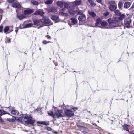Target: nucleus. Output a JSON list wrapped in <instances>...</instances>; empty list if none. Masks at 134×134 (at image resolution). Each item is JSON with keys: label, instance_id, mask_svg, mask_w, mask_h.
<instances>
[{"label": "nucleus", "instance_id": "nucleus-1", "mask_svg": "<svg viewBox=\"0 0 134 134\" xmlns=\"http://www.w3.org/2000/svg\"><path fill=\"white\" fill-rule=\"evenodd\" d=\"M108 21L109 23L110 26L111 28L118 26L120 22L117 17H114L112 19H109Z\"/></svg>", "mask_w": 134, "mask_h": 134}, {"label": "nucleus", "instance_id": "nucleus-2", "mask_svg": "<svg viewBox=\"0 0 134 134\" xmlns=\"http://www.w3.org/2000/svg\"><path fill=\"white\" fill-rule=\"evenodd\" d=\"M20 116L24 118L23 121L26 123L28 124H33L34 122V120H33L32 116L30 115L22 114Z\"/></svg>", "mask_w": 134, "mask_h": 134}, {"label": "nucleus", "instance_id": "nucleus-3", "mask_svg": "<svg viewBox=\"0 0 134 134\" xmlns=\"http://www.w3.org/2000/svg\"><path fill=\"white\" fill-rule=\"evenodd\" d=\"M64 113L65 115L67 117H71L74 115V113L72 111L67 109L65 110Z\"/></svg>", "mask_w": 134, "mask_h": 134}, {"label": "nucleus", "instance_id": "nucleus-4", "mask_svg": "<svg viewBox=\"0 0 134 134\" xmlns=\"http://www.w3.org/2000/svg\"><path fill=\"white\" fill-rule=\"evenodd\" d=\"M55 116L56 115L57 117H62L64 116V114L61 110H55Z\"/></svg>", "mask_w": 134, "mask_h": 134}, {"label": "nucleus", "instance_id": "nucleus-5", "mask_svg": "<svg viewBox=\"0 0 134 134\" xmlns=\"http://www.w3.org/2000/svg\"><path fill=\"white\" fill-rule=\"evenodd\" d=\"M131 22V20L130 19H128L124 20V26L126 27H131L130 23Z\"/></svg>", "mask_w": 134, "mask_h": 134}, {"label": "nucleus", "instance_id": "nucleus-6", "mask_svg": "<svg viewBox=\"0 0 134 134\" xmlns=\"http://www.w3.org/2000/svg\"><path fill=\"white\" fill-rule=\"evenodd\" d=\"M69 12L71 15L75 14V13L77 14V15H81L82 14H83L82 11L81 10H80L78 11H76V12H75L74 11L72 10H69Z\"/></svg>", "mask_w": 134, "mask_h": 134}, {"label": "nucleus", "instance_id": "nucleus-7", "mask_svg": "<svg viewBox=\"0 0 134 134\" xmlns=\"http://www.w3.org/2000/svg\"><path fill=\"white\" fill-rule=\"evenodd\" d=\"M102 22V21L100 19H97L95 24L96 27H98L100 28Z\"/></svg>", "mask_w": 134, "mask_h": 134}, {"label": "nucleus", "instance_id": "nucleus-8", "mask_svg": "<svg viewBox=\"0 0 134 134\" xmlns=\"http://www.w3.org/2000/svg\"><path fill=\"white\" fill-rule=\"evenodd\" d=\"M86 17L84 14H82L79 16L78 18V20L80 21H84L86 20Z\"/></svg>", "mask_w": 134, "mask_h": 134}, {"label": "nucleus", "instance_id": "nucleus-9", "mask_svg": "<svg viewBox=\"0 0 134 134\" xmlns=\"http://www.w3.org/2000/svg\"><path fill=\"white\" fill-rule=\"evenodd\" d=\"M108 25V24L107 22L105 21H102L100 28L103 29H107L108 28V27H107Z\"/></svg>", "mask_w": 134, "mask_h": 134}, {"label": "nucleus", "instance_id": "nucleus-10", "mask_svg": "<svg viewBox=\"0 0 134 134\" xmlns=\"http://www.w3.org/2000/svg\"><path fill=\"white\" fill-rule=\"evenodd\" d=\"M44 13L42 10H38L36 11L34 13L35 15H40L41 16H43Z\"/></svg>", "mask_w": 134, "mask_h": 134}, {"label": "nucleus", "instance_id": "nucleus-11", "mask_svg": "<svg viewBox=\"0 0 134 134\" xmlns=\"http://www.w3.org/2000/svg\"><path fill=\"white\" fill-rule=\"evenodd\" d=\"M12 6L13 7L17 9H20L21 6L19 3H13L12 4Z\"/></svg>", "mask_w": 134, "mask_h": 134}, {"label": "nucleus", "instance_id": "nucleus-12", "mask_svg": "<svg viewBox=\"0 0 134 134\" xmlns=\"http://www.w3.org/2000/svg\"><path fill=\"white\" fill-rule=\"evenodd\" d=\"M33 12L32 9H28L24 10V13L25 15H29L32 13Z\"/></svg>", "mask_w": 134, "mask_h": 134}, {"label": "nucleus", "instance_id": "nucleus-13", "mask_svg": "<svg viewBox=\"0 0 134 134\" xmlns=\"http://www.w3.org/2000/svg\"><path fill=\"white\" fill-rule=\"evenodd\" d=\"M7 121L11 122H14L16 120V117L15 116H12V118H8L6 119Z\"/></svg>", "mask_w": 134, "mask_h": 134}, {"label": "nucleus", "instance_id": "nucleus-14", "mask_svg": "<svg viewBox=\"0 0 134 134\" xmlns=\"http://www.w3.org/2000/svg\"><path fill=\"white\" fill-rule=\"evenodd\" d=\"M41 22L43 23L48 24L51 22V20L48 19H43L41 20Z\"/></svg>", "mask_w": 134, "mask_h": 134}, {"label": "nucleus", "instance_id": "nucleus-15", "mask_svg": "<svg viewBox=\"0 0 134 134\" xmlns=\"http://www.w3.org/2000/svg\"><path fill=\"white\" fill-rule=\"evenodd\" d=\"M117 8V5H110L109 8L110 10L112 11L115 10Z\"/></svg>", "mask_w": 134, "mask_h": 134}, {"label": "nucleus", "instance_id": "nucleus-16", "mask_svg": "<svg viewBox=\"0 0 134 134\" xmlns=\"http://www.w3.org/2000/svg\"><path fill=\"white\" fill-rule=\"evenodd\" d=\"M119 16H120L118 18L120 21L123 20L126 17L125 15L124 14H121Z\"/></svg>", "mask_w": 134, "mask_h": 134}, {"label": "nucleus", "instance_id": "nucleus-17", "mask_svg": "<svg viewBox=\"0 0 134 134\" xmlns=\"http://www.w3.org/2000/svg\"><path fill=\"white\" fill-rule=\"evenodd\" d=\"M11 113L13 115H17L19 114V112L17 110H12L11 111Z\"/></svg>", "mask_w": 134, "mask_h": 134}, {"label": "nucleus", "instance_id": "nucleus-18", "mask_svg": "<svg viewBox=\"0 0 134 134\" xmlns=\"http://www.w3.org/2000/svg\"><path fill=\"white\" fill-rule=\"evenodd\" d=\"M131 5L130 3L129 2H125L124 4V7L125 8H128Z\"/></svg>", "mask_w": 134, "mask_h": 134}, {"label": "nucleus", "instance_id": "nucleus-19", "mask_svg": "<svg viewBox=\"0 0 134 134\" xmlns=\"http://www.w3.org/2000/svg\"><path fill=\"white\" fill-rule=\"evenodd\" d=\"M81 0H76L74 3V4L76 5H77L81 4Z\"/></svg>", "mask_w": 134, "mask_h": 134}, {"label": "nucleus", "instance_id": "nucleus-20", "mask_svg": "<svg viewBox=\"0 0 134 134\" xmlns=\"http://www.w3.org/2000/svg\"><path fill=\"white\" fill-rule=\"evenodd\" d=\"M40 21L39 20H36L34 21V24L35 25H38L40 24Z\"/></svg>", "mask_w": 134, "mask_h": 134}, {"label": "nucleus", "instance_id": "nucleus-21", "mask_svg": "<svg viewBox=\"0 0 134 134\" xmlns=\"http://www.w3.org/2000/svg\"><path fill=\"white\" fill-rule=\"evenodd\" d=\"M57 4L58 6L61 7L64 5V3L62 1H58L57 2Z\"/></svg>", "mask_w": 134, "mask_h": 134}, {"label": "nucleus", "instance_id": "nucleus-22", "mask_svg": "<svg viewBox=\"0 0 134 134\" xmlns=\"http://www.w3.org/2000/svg\"><path fill=\"white\" fill-rule=\"evenodd\" d=\"M8 114L9 115H10L9 113H7L6 111L1 110H0V116H2L3 114Z\"/></svg>", "mask_w": 134, "mask_h": 134}, {"label": "nucleus", "instance_id": "nucleus-23", "mask_svg": "<svg viewBox=\"0 0 134 134\" xmlns=\"http://www.w3.org/2000/svg\"><path fill=\"white\" fill-rule=\"evenodd\" d=\"M71 20L72 22L74 24H76L77 23V20L75 18H71Z\"/></svg>", "mask_w": 134, "mask_h": 134}, {"label": "nucleus", "instance_id": "nucleus-24", "mask_svg": "<svg viewBox=\"0 0 134 134\" xmlns=\"http://www.w3.org/2000/svg\"><path fill=\"white\" fill-rule=\"evenodd\" d=\"M33 24L32 23H29L24 25V27L25 28H28L31 27Z\"/></svg>", "mask_w": 134, "mask_h": 134}, {"label": "nucleus", "instance_id": "nucleus-25", "mask_svg": "<svg viewBox=\"0 0 134 134\" xmlns=\"http://www.w3.org/2000/svg\"><path fill=\"white\" fill-rule=\"evenodd\" d=\"M123 2L121 1H119V4H118V7L119 8H122L123 6Z\"/></svg>", "mask_w": 134, "mask_h": 134}, {"label": "nucleus", "instance_id": "nucleus-26", "mask_svg": "<svg viewBox=\"0 0 134 134\" xmlns=\"http://www.w3.org/2000/svg\"><path fill=\"white\" fill-rule=\"evenodd\" d=\"M88 1L91 5L94 6L95 5V4L93 0H88Z\"/></svg>", "mask_w": 134, "mask_h": 134}, {"label": "nucleus", "instance_id": "nucleus-27", "mask_svg": "<svg viewBox=\"0 0 134 134\" xmlns=\"http://www.w3.org/2000/svg\"><path fill=\"white\" fill-rule=\"evenodd\" d=\"M109 3L110 5H116V2L114 1H112L109 2Z\"/></svg>", "mask_w": 134, "mask_h": 134}, {"label": "nucleus", "instance_id": "nucleus-28", "mask_svg": "<svg viewBox=\"0 0 134 134\" xmlns=\"http://www.w3.org/2000/svg\"><path fill=\"white\" fill-rule=\"evenodd\" d=\"M89 14L92 17H95L96 16V15L95 13L92 12H88Z\"/></svg>", "mask_w": 134, "mask_h": 134}, {"label": "nucleus", "instance_id": "nucleus-29", "mask_svg": "<svg viewBox=\"0 0 134 134\" xmlns=\"http://www.w3.org/2000/svg\"><path fill=\"white\" fill-rule=\"evenodd\" d=\"M124 129L126 131H129L128 126L127 124H125L123 126Z\"/></svg>", "mask_w": 134, "mask_h": 134}, {"label": "nucleus", "instance_id": "nucleus-30", "mask_svg": "<svg viewBox=\"0 0 134 134\" xmlns=\"http://www.w3.org/2000/svg\"><path fill=\"white\" fill-rule=\"evenodd\" d=\"M115 15L119 16L121 14V13L118 10H116L114 11Z\"/></svg>", "mask_w": 134, "mask_h": 134}, {"label": "nucleus", "instance_id": "nucleus-31", "mask_svg": "<svg viewBox=\"0 0 134 134\" xmlns=\"http://www.w3.org/2000/svg\"><path fill=\"white\" fill-rule=\"evenodd\" d=\"M9 30V26H6L4 29V33H6Z\"/></svg>", "mask_w": 134, "mask_h": 134}, {"label": "nucleus", "instance_id": "nucleus-32", "mask_svg": "<svg viewBox=\"0 0 134 134\" xmlns=\"http://www.w3.org/2000/svg\"><path fill=\"white\" fill-rule=\"evenodd\" d=\"M51 18L53 20H55L58 19V17L56 16H53L51 17Z\"/></svg>", "mask_w": 134, "mask_h": 134}, {"label": "nucleus", "instance_id": "nucleus-33", "mask_svg": "<svg viewBox=\"0 0 134 134\" xmlns=\"http://www.w3.org/2000/svg\"><path fill=\"white\" fill-rule=\"evenodd\" d=\"M48 114L53 117H54L55 116V114H54L53 112L52 111H50L48 113Z\"/></svg>", "mask_w": 134, "mask_h": 134}, {"label": "nucleus", "instance_id": "nucleus-34", "mask_svg": "<svg viewBox=\"0 0 134 134\" xmlns=\"http://www.w3.org/2000/svg\"><path fill=\"white\" fill-rule=\"evenodd\" d=\"M53 2V0H47L45 2V3L46 4H49L52 3Z\"/></svg>", "mask_w": 134, "mask_h": 134}, {"label": "nucleus", "instance_id": "nucleus-35", "mask_svg": "<svg viewBox=\"0 0 134 134\" xmlns=\"http://www.w3.org/2000/svg\"><path fill=\"white\" fill-rule=\"evenodd\" d=\"M57 11L56 8L54 7L50 9V12H56Z\"/></svg>", "mask_w": 134, "mask_h": 134}, {"label": "nucleus", "instance_id": "nucleus-36", "mask_svg": "<svg viewBox=\"0 0 134 134\" xmlns=\"http://www.w3.org/2000/svg\"><path fill=\"white\" fill-rule=\"evenodd\" d=\"M32 3L34 5H38V2L35 1H31Z\"/></svg>", "mask_w": 134, "mask_h": 134}, {"label": "nucleus", "instance_id": "nucleus-37", "mask_svg": "<svg viewBox=\"0 0 134 134\" xmlns=\"http://www.w3.org/2000/svg\"><path fill=\"white\" fill-rule=\"evenodd\" d=\"M17 121L19 122H21L22 121L23 119L21 117H18L17 119H16Z\"/></svg>", "mask_w": 134, "mask_h": 134}, {"label": "nucleus", "instance_id": "nucleus-38", "mask_svg": "<svg viewBox=\"0 0 134 134\" xmlns=\"http://www.w3.org/2000/svg\"><path fill=\"white\" fill-rule=\"evenodd\" d=\"M64 5L65 7L67 8L69 10V11L70 10L69 9V8H70V7H69V8L68 7L69 5L68 4L66 3H64Z\"/></svg>", "mask_w": 134, "mask_h": 134}, {"label": "nucleus", "instance_id": "nucleus-39", "mask_svg": "<svg viewBox=\"0 0 134 134\" xmlns=\"http://www.w3.org/2000/svg\"><path fill=\"white\" fill-rule=\"evenodd\" d=\"M109 12L108 11H106L104 13L103 15L104 16H107L109 15Z\"/></svg>", "mask_w": 134, "mask_h": 134}, {"label": "nucleus", "instance_id": "nucleus-40", "mask_svg": "<svg viewBox=\"0 0 134 134\" xmlns=\"http://www.w3.org/2000/svg\"><path fill=\"white\" fill-rule=\"evenodd\" d=\"M43 124L44 125L46 126H48L49 125V124L48 122H46L43 121Z\"/></svg>", "mask_w": 134, "mask_h": 134}, {"label": "nucleus", "instance_id": "nucleus-41", "mask_svg": "<svg viewBox=\"0 0 134 134\" xmlns=\"http://www.w3.org/2000/svg\"><path fill=\"white\" fill-rule=\"evenodd\" d=\"M60 13L63 15L65 16H68V14L67 13H63L62 12H60Z\"/></svg>", "mask_w": 134, "mask_h": 134}, {"label": "nucleus", "instance_id": "nucleus-42", "mask_svg": "<svg viewBox=\"0 0 134 134\" xmlns=\"http://www.w3.org/2000/svg\"><path fill=\"white\" fill-rule=\"evenodd\" d=\"M3 28V27L2 26H0V32H2Z\"/></svg>", "mask_w": 134, "mask_h": 134}, {"label": "nucleus", "instance_id": "nucleus-43", "mask_svg": "<svg viewBox=\"0 0 134 134\" xmlns=\"http://www.w3.org/2000/svg\"><path fill=\"white\" fill-rule=\"evenodd\" d=\"M45 37L48 39L50 40L51 39V36L49 35H46L45 36Z\"/></svg>", "mask_w": 134, "mask_h": 134}, {"label": "nucleus", "instance_id": "nucleus-44", "mask_svg": "<svg viewBox=\"0 0 134 134\" xmlns=\"http://www.w3.org/2000/svg\"><path fill=\"white\" fill-rule=\"evenodd\" d=\"M43 43L44 44H47L48 43L45 40H44L43 42Z\"/></svg>", "mask_w": 134, "mask_h": 134}, {"label": "nucleus", "instance_id": "nucleus-45", "mask_svg": "<svg viewBox=\"0 0 134 134\" xmlns=\"http://www.w3.org/2000/svg\"><path fill=\"white\" fill-rule=\"evenodd\" d=\"M47 129L48 130V131H51L52 130V129L50 127H47Z\"/></svg>", "mask_w": 134, "mask_h": 134}, {"label": "nucleus", "instance_id": "nucleus-46", "mask_svg": "<svg viewBox=\"0 0 134 134\" xmlns=\"http://www.w3.org/2000/svg\"><path fill=\"white\" fill-rule=\"evenodd\" d=\"M9 3H12L14 1V0H7Z\"/></svg>", "mask_w": 134, "mask_h": 134}, {"label": "nucleus", "instance_id": "nucleus-47", "mask_svg": "<svg viewBox=\"0 0 134 134\" xmlns=\"http://www.w3.org/2000/svg\"><path fill=\"white\" fill-rule=\"evenodd\" d=\"M3 13V11L1 9H0V15L1 16H2V14Z\"/></svg>", "mask_w": 134, "mask_h": 134}, {"label": "nucleus", "instance_id": "nucleus-48", "mask_svg": "<svg viewBox=\"0 0 134 134\" xmlns=\"http://www.w3.org/2000/svg\"><path fill=\"white\" fill-rule=\"evenodd\" d=\"M96 0L97 2L101 4V2H102V0Z\"/></svg>", "mask_w": 134, "mask_h": 134}, {"label": "nucleus", "instance_id": "nucleus-49", "mask_svg": "<svg viewBox=\"0 0 134 134\" xmlns=\"http://www.w3.org/2000/svg\"><path fill=\"white\" fill-rule=\"evenodd\" d=\"M43 121H42V122L38 121V122H37V123L38 124H43Z\"/></svg>", "mask_w": 134, "mask_h": 134}, {"label": "nucleus", "instance_id": "nucleus-50", "mask_svg": "<svg viewBox=\"0 0 134 134\" xmlns=\"http://www.w3.org/2000/svg\"><path fill=\"white\" fill-rule=\"evenodd\" d=\"M0 121L2 122H4V121L2 120V119L1 118V116H0Z\"/></svg>", "mask_w": 134, "mask_h": 134}, {"label": "nucleus", "instance_id": "nucleus-51", "mask_svg": "<svg viewBox=\"0 0 134 134\" xmlns=\"http://www.w3.org/2000/svg\"><path fill=\"white\" fill-rule=\"evenodd\" d=\"M24 16L23 15H20V16H19V17H21V18H22V19H23L24 18Z\"/></svg>", "mask_w": 134, "mask_h": 134}, {"label": "nucleus", "instance_id": "nucleus-52", "mask_svg": "<svg viewBox=\"0 0 134 134\" xmlns=\"http://www.w3.org/2000/svg\"><path fill=\"white\" fill-rule=\"evenodd\" d=\"M73 109L75 111H76L77 110V108H74Z\"/></svg>", "mask_w": 134, "mask_h": 134}, {"label": "nucleus", "instance_id": "nucleus-53", "mask_svg": "<svg viewBox=\"0 0 134 134\" xmlns=\"http://www.w3.org/2000/svg\"><path fill=\"white\" fill-rule=\"evenodd\" d=\"M11 42V41H10V39H8V41H7V42L8 43H10Z\"/></svg>", "mask_w": 134, "mask_h": 134}, {"label": "nucleus", "instance_id": "nucleus-54", "mask_svg": "<svg viewBox=\"0 0 134 134\" xmlns=\"http://www.w3.org/2000/svg\"><path fill=\"white\" fill-rule=\"evenodd\" d=\"M18 17L20 19H21L22 18H21V17H19V16H18Z\"/></svg>", "mask_w": 134, "mask_h": 134}, {"label": "nucleus", "instance_id": "nucleus-55", "mask_svg": "<svg viewBox=\"0 0 134 134\" xmlns=\"http://www.w3.org/2000/svg\"><path fill=\"white\" fill-rule=\"evenodd\" d=\"M130 134H134V131H132Z\"/></svg>", "mask_w": 134, "mask_h": 134}, {"label": "nucleus", "instance_id": "nucleus-56", "mask_svg": "<svg viewBox=\"0 0 134 134\" xmlns=\"http://www.w3.org/2000/svg\"><path fill=\"white\" fill-rule=\"evenodd\" d=\"M18 31V30H15V31L16 32V33Z\"/></svg>", "mask_w": 134, "mask_h": 134}, {"label": "nucleus", "instance_id": "nucleus-57", "mask_svg": "<svg viewBox=\"0 0 134 134\" xmlns=\"http://www.w3.org/2000/svg\"><path fill=\"white\" fill-rule=\"evenodd\" d=\"M8 108H9L10 109H11V108H12V107H8Z\"/></svg>", "mask_w": 134, "mask_h": 134}, {"label": "nucleus", "instance_id": "nucleus-58", "mask_svg": "<svg viewBox=\"0 0 134 134\" xmlns=\"http://www.w3.org/2000/svg\"><path fill=\"white\" fill-rule=\"evenodd\" d=\"M54 133H56V134H58V132H57L55 131V132H54Z\"/></svg>", "mask_w": 134, "mask_h": 134}, {"label": "nucleus", "instance_id": "nucleus-59", "mask_svg": "<svg viewBox=\"0 0 134 134\" xmlns=\"http://www.w3.org/2000/svg\"><path fill=\"white\" fill-rule=\"evenodd\" d=\"M39 49L41 51V48H40Z\"/></svg>", "mask_w": 134, "mask_h": 134}, {"label": "nucleus", "instance_id": "nucleus-60", "mask_svg": "<svg viewBox=\"0 0 134 134\" xmlns=\"http://www.w3.org/2000/svg\"><path fill=\"white\" fill-rule=\"evenodd\" d=\"M72 7V8L73 9L74 8V7L73 6H71Z\"/></svg>", "mask_w": 134, "mask_h": 134}, {"label": "nucleus", "instance_id": "nucleus-61", "mask_svg": "<svg viewBox=\"0 0 134 134\" xmlns=\"http://www.w3.org/2000/svg\"><path fill=\"white\" fill-rule=\"evenodd\" d=\"M132 7H134V3L133 4V5Z\"/></svg>", "mask_w": 134, "mask_h": 134}, {"label": "nucleus", "instance_id": "nucleus-62", "mask_svg": "<svg viewBox=\"0 0 134 134\" xmlns=\"http://www.w3.org/2000/svg\"><path fill=\"white\" fill-rule=\"evenodd\" d=\"M48 42V43H49L50 42V41H49L48 42Z\"/></svg>", "mask_w": 134, "mask_h": 134}, {"label": "nucleus", "instance_id": "nucleus-63", "mask_svg": "<svg viewBox=\"0 0 134 134\" xmlns=\"http://www.w3.org/2000/svg\"><path fill=\"white\" fill-rule=\"evenodd\" d=\"M64 9H62V10H64Z\"/></svg>", "mask_w": 134, "mask_h": 134}, {"label": "nucleus", "instance_id": "nucleus-64", "mask_svg": "<svg viewBox=\"0 0 134 134\" xmlns=\"http://www.w3.org/2000/svg\"><path fill=\"white\" fill-rule=\"evenodd\" d=\"M70 27H71L72 26L71 25H70Z\"/></svg>", "mask_w": 134, "mask_h": 134}]
</instances>
